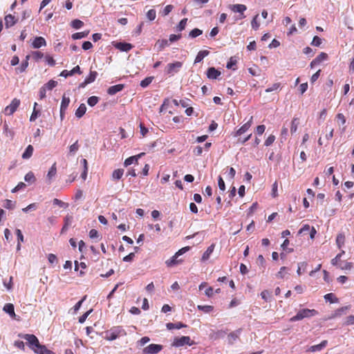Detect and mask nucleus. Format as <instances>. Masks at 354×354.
I'll list each match as a JSON object with an SVG mask.
<instances>
[{
    "mask_svg": "<svg viewBox=\"0 0 354 354\" xmlns=\"http://www.w3.org/2000/svg\"><path fill=\"white\" fill-rule=\"evenodd\" d=\"M24 338L28 342V346L37 354H54L46 346L40 344L37 337L32 334H26Z\"/></svg>",
    "mask_w": 354,
    "mask_h": 354,
    "instance_id": "f257e3e1",
    "label": "nucleus"
},
{
    "mask_svg": "<svg viewBox=\"0 0 354 354\" xmlns=\"http://www.w3.org/2000/svg\"><path fill=\"white\" fill-rule=\"evenodd\" d=\"M318 314V312L315 309L304 308L298 311V313L290 318L291 322H297L301 320L304 318L311 317Z\"/></svg>",
    "mask_w": 354,
    "mask_h": 354,
    "instance_id": "f03ea898",
    "label": "nucleus"
},
{
    "mask_svg": "<svg viewBox=\"0 0 354 354\" xmlns=\"http://www.w3.org/2000/svg\"><path fill=\"white\" fill-rule=\"evenodd\" d=\"M183 62L176 61L173 63H169L165 68V74L168 77H172L178 73L183 67Z\"/></svg>",
    "mask_w": 354,
    "mask_h": 354,
    "instance_id": "7ed1b4c3",
    "label": "nucleus"
},
{
    "mask_svg": "<svg viewBox=\"0 0 354 354\" xmlns=\"http://www.w3.org/2000/svg\"><path fill=\"white\" fill-rule=\"evenodd\" d=\"M126 334L125 330L121 326H117L106 332L105 339L109 341H113Z\"/></svg>",
    "mask_w": 354,
    "mask_h": 354,
    "instance_id": "20e7f679",
    "label": "nucleus"
},
{
    "mask_svg": "<svg viewBox=\"0 0 354 354\" xmlns=\"http://www.w3.org/2000/svg\"><path fill=\"white\" fill-rule=\"evenodd\" d=\"M192 346L194 344V341L192 340L189 336H182L180 337H175L171 344L172 346L180 347L184 345Z\"/></svg>",
    "mask_w": 354,
    "mask_h": 354,
    "instance_id": "39448f33",
    "label": "nucleus"
},
{
    "mask_svg": "<svg viewBox=\"0 0 354 354\" xmlns=\"http://www.w3.org/2000/svg\"><path fill=\"white\" fill-rule=\"evenodd\" d=\"M19 105H20V100L17 98H14L12 100L11 103L9 105H8L7 106H6V108L4 109V110H3L4 114L6 115H12L16 111V110L19 106Z\"/></svg>",
    "mask_w": 354,
    "mask_h": 354,
    "instance_id": "423d86ee",
    "label": "nucleus"
},
{
    "mask_svg": "<svg viewBox=\"0 0 354 354\" xmlns=\"http://www.w3.org/2000/svg\"><path fill=\"white\" fill-rule=\"evenodd\" d=\"M160 344H151L145 347L142 350L143 354H157L162 350Z\"/></svg>",
    "mask_w": 354,
    "mask_h": 354,
    "instance_id": "0eeeda50",
    "label": "nucleus"
},
{
    "mask_svg": "<svg viewBox=\"0 0 354 354\" xmlns=\"http://www.w3.org/2000/svg\"><path fill=\"white\" fill-rule=\"evenodd\" d=\"M253 123V116H251L249 120L243 124L234 133V136H240L245 132H246L252 126Z\"/></svg>",
    "mask_w": 354,
    "mask_h": 354,
    "instance_id": "6e6552de",
    "label": "nucleus"
},
{
    "mask_svg": "<svg viewBox=\"0 0 354 354\" xmlns=\"http://www.w3.org/2000/svg\"><path fill=\"white\" fill-rule=\"evenodd\" d=\"M230 9L234 12H239L241 14L240 19L245 17L244 12L247 10L246 6L243 4H234L231 6Z\"/></svg>",
    "mask_w": 354,
    "mask_h": 354,
    "instance_id": "1a4fd4ad",
    "label": "nucleus"
},
{
    "mask_svg": "<svg viewBox=\"0 0 354 354\" xmlns=\"http://www.w3.org/2000/svg\"><path fill=\"white\" fill-rule=\"evenodd\" d=\"M327 59L328 55L326 53L322 52L310 62V66L311 68H313L314 66L319 65L320 63L326 60Z\"/></svg>",
    "mask_w": 354,
    "mask_h": 354,
    "instance_id": "9d476101",
    "label": "nucleus"
},
{
    "mask_svg": "<svg viewBox=\"0 0 354 354\" xmlns=\"http://www.w3.org/2000/svg\"><path fill=\"white\" fill-rule=\"evenodd\" d=\"M144 154V153H141L137 156H131L128 158H127L124 162V166L128 167L131 165V164H138V159Z\"/></svg>",
    "mask_w": 354,
    "mask_h": 354,
    "instance_id": "9b49d317",
    "label": "nucleus"
},
{
    "mask_svg": "<svg viewBox=\"0 0 354 354\" xmlns=\"http://www.w3.org/2000/svg\"><path fill=\"white\" fill-rule=\"evenodd\" d=\"M221 75V72L214 67H209L207 71V77L211 80L217 79Z\"/></svg>",
    "mask_w": 354,
    "mask_h": 354,
    "instance_id": "f8f14e48",
    "label": "nucleus"
},
{
    "mask_svg": "<svg viewBox=\"0 0 354 354\" xmlns=\"http://www.w3.org/2000/svg\"><path fill=\"white\" fill-rule=\"evenodd\" d=\"M4 20L6 28L13 26L17 22V19L11 14L6 15Z\"/></svg>",
    "mask_w": 354,
    "mask_h": 354,
    "instance_id": "ddd939ff",
    "label": "nucleus"
},
{
    "mask_svg": "<svg viewBox=\"0 0 354 354\" xmlns=\"http://www.w3.org/2000/svg\"><path fill=\"white\" fill-rule=\"evenodd\" d=\"M124 88V85L122 84H116L114 86H111L107 89V93L109 95H115L117 93L122 91Z\"/></svg>",
    "mask_w": 354,
    "mask_h": 354,
    "instance_id": "4468645a",
    "label": "nucleus"
},
{
    "mask_svg": "<svg viewBox=\"0 0 354 354\" xmlns=\"http://www.w3.org/2000/svg\"><path fill=\"white\" fill-rule=\"evenodd\" d=\"M45 46H46V42L45 39L42 37H37L32 41V47L34 48H39Z\"/></svg>",
    "mask_w": 354,
    "mask_h": 354,
    "instance_id": "2eb2a0df",
    "label": "nucleus"
},
{
    "mask_svg": "<svg viewBox=\"0 0 354 354\" xmlns=\"http://www.w3.org/2000/svg\"><path fill=\"white\" fill-rule=\"evenodd\" d=\"M178 256L175 254L171 259L166 261L165 263L167 267H173L183 261L182 259H178Z\"/></svg>",
    "mask_w": 354,
    "mask_h": 354,
    "instance_id": "dca6fc26",
    "label": "nucleus"
},
{
    "mask_svg": "<svg viewBox=\"0 0 354 354\" xmlns=\"http://www.w3.org/2000/svg\"><path fill=\"white\" fill-rule=\"evenodd\" d=\"M328 344V342L326 340H323L320 344H317V345H313V346H311L308 350L307 351H310V352H315V351H321L322 349H323L324 347L326 346Z\"/></svg>",
    "mask_w": 354,
    "mask_h": 354,
    "instance_id": "f3484780",
    "label": "nucleus"
},
{
    "mask_svg": "<svg viewBox=\"0 0 354 354\" xmlns=\"http://www.w3.org/2000/svg\"><path fill=\"white\" fill-rule=\"evenodd\" d=\"M3 310L7 313L8 314L10 315V316L12 317V318H15V307H14V305L12 304H6L4 306H3Z\"/></svg>",
    "mask_w": 354,
    "mask_h": 354,
    "instance_id": "a211bd4d",
    "label": "nucleus"
},
{
    "mask_svg": "<svg viewBox=\"0 0 354 354\" xmlns=\"http://www.w3.org/2000/svg\"><path fill=\"white\" fill-rule=\"evenodd\" d=\"M166 327L167 329L169 330H172V329H180V328H185V327H187V325L181 323V322H178V323H171V322H169V323H167L166 324Z\"/></svg>",
    "mask_w": 354,
    "mask_h": 354,
    "instance_id": "6ab92c4d",
    "label": "nucleus"
},
{
    "mask_svg": "<svg viewBox=\"0 0 354 354\" xmlns=\"http://www.w3.org/2000/svg\"><path fill=\"white\" fill-rule=\"evenodd\" d=\"M86 111V106L84 104H81L77 109L75 111V116L77 118H81Z\"/></svg>",
    "mask_w": 354,
    "mask_h": 354,
    "instance_id": "aec40b11",
    "label": "nucleus"
},
{
    "mask_svg": "<svg viewBox=\"0 0 354 354\" xmlns=\"http://www.w3.org/2000/svg\"><path fill=\"white\" fill-rule=\"evenodd\" d=\"M29 58H30V55H27L26 57V59L22 62L20 67L16 68L17 73H23L26 70V68L28 66Z\"/></svg>",
    "mask_w": 354,
    "mask_h": 354,
    "instance_id": "412c9836",
    "label": "nucleus"
},
{
    "mask_svg": "<svg viewBox=\"0 0 354 354\" xmlns=\"http://www.w3.org/2000/svg\"><path fill=\"white\" fill-rule=\"evenodd\" d=\"M123 174H124L123 169H117L113 171L111 178L113 180H120L122 177Z\"/></svg>",
    "mask_w": 354,
    "mask_h": 354,
    "instance_id": "4be33fe9",
    "label": "nucleus"
},
{
    "mask_svg": "<svg viewBox=\"0 0 354 354\" xmlns=\"http://www.w3.org/2000/svg\"><path fill=\"white\" fill-rule=\"evenodd\" d=\"M97 76V71H90L89 75L85 78L84 84H90L93 82Z\"/></svg>",
    "mask_w": 354,
    "mask_h": 354,
    "instance_id": "5701e85b",
    "label": "nucleus"
},
{
    "mask_svg": "<svg viewBox=\"0 0 354 354\" xmlns=\"http://www.w3.org/2000/svg\"><path fill=\"white\" fill-rule=\"evenodd\" d=\"M209 52L207 50H200L196 58H195V60H194V63H198V62H201L205 57L209 55Z\"/></svg>",
    "mask_w": 354,
    "mask_h": 354,
    "instance_id": "b1692460",
    "label": "nucleus"
},
{
    "mask_svg": "<svg viewBox=\"0 0 354 354\" xmlns=\"http://www.w3.org/2000/svg\"><path fill=\"white\" fill-rule=\"evenodd\" d=\"M214 247H215V245L212 244L211 245H209L207 248V249L206 250V251L203 253V254L202 256L203 261H206L209 258L210 255L212 254V253L213 252V251L214 250Z\"/></svg>",
    "mask_w": 354,
    "mask_h": 354,
    "instance_id": "393cba45",
    "label": "nucleus"
},
{
    "mask_svg": "<svg viewBox=\"0 0 354 354\" xmlns=\"http://www.w3.org/2000/svg\"><path fill=\"white\" fill-rule=\"evenodd\" d=\"M33 151H34L33 147L31 145H29L26 147L25 151L23 153L22 158L23 159H28V158H30L32 156V155Z\"/></svg>",
    "mask_w": 354,
    "mask_h": 354,
    "instance_id": "a878e982",
    "label": "nucleus"
},
{
    "mask_svg": "<svg viewBox=\"0 0 354 354\" xmlns=\"http://www.w3.org/2000/svg\"><path fill=\"white\" fill-rule=\"evenodd\" d=\"M345 242V236L342 233H339L337 234L336 238V244L339 249H340L344 244Z\"/></svg>",
    "mask_w": 354,
    "mask_h": 354,
    "instance_id": "bb28decb",
    "label": "nucleus"
},
{
    "mask_svg": "<svg viewBox=\"0 0 354 354\" xmlns=\"http://www.w3.org/2000/svg\"><path fill=\"white\" fill-rule=\"evenodd\" d=\"M70 103V98L66 97L65 94L63 95L60 109L62 110H66Z\"/></svg>",
    "mask_w": 354,
    "mask_h": 354,
    "instance_id": "cd10ccee",
    "label": "nucleus"
},
{
    "mask_svg": "<svg viewBox=\"0 0 354 354\" xmlns=\"http://www.w3.org/2000/svg\"><path fill=\"white\" fill-rule=\"evenodd\" d=\"M89 34V30L83 31L80 32H76L72 35V38L73 39H80L82 38H84L88 36Z\"/></svg>",
    "mask_w": 354,
    "mask_h": 354,
    "instance_id": "c85d7f7f",
    "label": "nucleus"
},
{
    "mask_svg": "<svg viewBox=\"0 0 354 354\" xmlns=\"http://www.w3.org/2000/svg\"><path fill=\"white\" fill-rule=\"evenodd\" d=\"M324 299L326 301H329L330 303H337L338 299L335 297L333 293H328L324 295Z\"/></svg>",
    "mask_w": 354,
    "mask_h": 354,
    "instance_id": "c756f323",
    "label": "nucleus"
},
{
    "mask_svg": "<svg viewBox=\"0 0 354 354\" xmlns=\"http://www.w3.org/2000/svg\"><path fill=\"white\" fill-rule=\"evenodd\" d=\"M168 45V41L167 39H159L157 41L156 44V46L158 48V50L160 51L165 48Z\"/></svg>",
    "mask_w": 354,
    "mask_h": 354,
    "instance_id": "7c9ffc66",
    "label": "nucleus"
},
{
    "mask_svg": "<svg viewBox=\"0 0 354 354\" xmlns=\"http://www.w3.org/2000/svg\"><path fill=\"white\" fill-rule=\"evenodd\" d=\"M57 174V167H56V163L55 162L51 167L50 168L48 174L47 178L48 180H51L52 178H53Z\"/></svg>",
    "mask_w": 354,
    "mask_h": 354,
    "instance_id": "2f4dec72",
    "label": "nucleus"
},
{
    "mask_svg": "<svg viewBox=\"0 0 354 354\" xmlns=\"http://www.w3.org/2000/svg\"><path fill=\"white\" fill-rule=\"evenodd\" d=\"M24 179L27 183L30 184L35 183L36 180V178L32 171H29L28 173H27L25 176Z\"/></svg>",
    "mask_w": 354,
    "mask_h": 354,
    "instance_id": "473e14b6",
    "label": "nucleus"
},
{
    "mask_svg": "<svg viewBox=\"0 0 354 354\" xmlns=\"http://www.w3.org/2000/svg\"><path fill=\"white\" fill-rule=\"evenodd\" d=\"M299 119L298 118H293L291 122V127H290V132L291 133H294L297 131L298 126H299Z\"/></svg>",
    "mask_w": 354,
    "mask_h": 354,
    "instance_id": "72a5a7b5",
    "label": "nucleus"
},
{
    "mask_svg": "<svg viewBox=\"0 0 354 354\" xmlns=\"http://www.w3.org/2000/svg\"><path fill=\"white\" fill-rule=\"evenodd\" d=\"M153 80V76L147 77L140 82V85L142 88H146L152 82Z\"/></svg>",
    "mask_w": 354,
    "mask_h": 354,
    "instance_id": "f704fd0d",
    "label": "nucleus"
},
{
    "mask_svg": "<svg viewBox=\"0 0 354 354\" xmlns=\"http://www.w3.org/2000/svg\"><path fill=\"white\" fill-rule=\"evenodd\" d=\"M15 232L18 239L17 250H20V243L24 242V235L19 229H17Z\"/></svg>",
    "mask_w": 354,
    "mask_h": 354,
    "instance_id": "c9c22d12",
    "label": "nucleus"
},
{
    "mask_svg": "<svg viewBox=\"0 0 354 354\" xmlns=\"http://www.w3.org/2000/svg\"><path fill=\"white\" fill-rule=\"evenodd\" d=\"M197 308L200 310L203 311L205 313H209L213 310L214 307L212 306H209V305H205V306L198 305L197 306Z\"/></svg>",
    "mask_w": 354,
    "mask_h": 354,
    "instance_id": "e433bc0d",
    "label": "nucleus"
},
{
    "mask_svg": "<svg viewBox=\"0 0 354 354\" xmlns=\"http://www.w3.org/2000/svg\"><path fill=\"white\" fill-rule=\"evenodd\" d=\"M118 48L123 51H129L131 49L132 45L131 44L127 43H119L118 45Z\"/></svg>",
    "mask_w": 354,
    "mask_h": 354,
    "instance_id": "4c0bfd02",
    "label": "nucleus"
},
{
    "mask_svg": "<svg viewBox=\"0 0 354 354\" xmlns=\"http://www.w3.org/2000/svg\"><path fill=\"white\" fill-rule=\"evenodd\" d=\"M288 271V268L287 267L283 266L280 268V270L277 272L276 277L279 279H283Z\"/></svg>",
    "mask_w": 354,
    "mask_h": 354,
    "instance_id": "58836bf2",
    "label": "nucleus"
},
{
    "mask_svg": "<svg viewBox=\"0 0 354 354\" xmlns=\"http://www.w3.org/2000/svg\"><path fill=\"white\" fill-rule=\"evenodd\" d=\"M84 26V22L80 19H74L71 21V26L75 29H80Z\"/></svg>",
    "mask_w": 354,
    "mask_h": 354,
    "instance_id": "ea45409f",
    "label": "nucleus"
},
{
    "mask_svg": "<svg viewBox=\"0 0 354 354\" xmlns=\"http://www.w3.org/2000/svg\"><path fill=\"white\" fill-rule=\"evenodd\" d=\"M99 102V97L97 96H91L88 97L87 100V103L91 106H94L96 105Z\"/></svg>",
    "mask_w": 354,
    "mask_h": 354,
    "instance_id": "a19ab883",
    "label": "nucleus"
},
{
    "mask_svg": "<svg viewBox=\"0 0 354 354\" xmlns=\"http://www.w3.org/2000/svg\"><path fill=\"white\" fill-rule=\"evenodd\" d=\"M57 85V82L56 81L50 80L46 84H45L44 86L46 87L47 90L50 91L53 88H54Z\"/></svg>",
    "mask_w": 354,
    "mask_h": 354,
    "instance_id": "79ce46f5",
    "label": "nucleus"
},
{
    "mask_svg": "<svg viewBox=\"0 0 354 354\" xmlns=\"http://www.w3.org/2000/svg\"><path fill=\"white\" fill-rule=\"evenodd\" d=\"M37 105V102H35V103L34 104V109H33V111H32V114H31V115H30V120L31 122L35 121V120L37 118V117L39 116V111H37V110H36V109H35Z\"/></svg>",
    "mask_w": 354,
    "mask_h": 354,
    "instance_id": "37998d69",
    "label": "nucleus"
},
{
    "mask_svg": "<svg viewBox=\"0 0 354 354\" xmlns=\"http://www.w3.org/2000/svg\"><path fill=\"white\" fill-rule=\"evenodd\" d=\"M156 17V12L154 9H151L147 12V18L149 21H153Z\"/></svg>",
    "mask_w": 354,
    "mask_h": 354,
    "instance_id": "c03bdc74",
    "label": "nucleus"
},
{
    "mask_svg": "<svg viewBox=\"0 0 354 354\" xmlns=\"http://www.w3.org/2000/svg\"><path fill=\"white\" fill-rule=\"evenodd\" d=\"M15 206V202L12 201L11 200L6 199L4 201L3 207L6 209H13Z\"/></svg>",
    "mask_w": 354,
    "mask_h": 354,
    "instance_id": "a18cd8bd",
    "label": "nucleus"
},
{
    "mask_svg": "<svg viewBox=\"0 0 354 354\" xmlns=\"http://www.w3.org/2000/svg\"><path fill=\"white\" fill-rule=\"evenodd\" d=\"M203 31L198 28H194L189 32V37L192 38H195L201 35H202Z\"/></svg>",
    "mask_w": 354,
    "mask_h": 354,
    "instance_id": "49530a36",
    "label": "nucleus"
},
{
    "mask_svg": "<svg viewBox=\"0 0 354 354\" xmlns=\"http://www.w3.org/2000/svg\"><path fill=\"white\" fill-rule=\"evenodd\" d=\"M53 202L54 205H58L60 207L66 208L68 207V203H65L64 202L59 200L58 198H54Z\"/></svg>",
    "mask_w": 354,
    "mask_h": 354,
    "instance_id": "de8ad7c7",
    "label": "nucleus"
},
{
    "mask_svg": "<svg viewBox=\"0 0 354 354\" xmlns=\"http://www.w3.org/2000/svg\"><path fill=\"white\" fill-rule=\"evenodd\" d=\"M339 268L341 270H351L353 268V263L352 262H345L342 263L341 265H339Z\"/></svg>",
    "mask_w": 354,
    "mask_h": 354,
    "instance_id": "09e8293b",
    "label": "nucleus"
},
{
    "mask_svg": "<svg viewBox=\"0 0 354 354\" xmlns=\"http://www.w3.org/2000/svg\"><path fill=\"white\" fill-rule=\"evenodd\" d=\"M341 254H337L336 257L331 260V263L335 266H339L342 262H340Z\"/></svg>",
    "mask_w": 354,
    "mask_h": 354,
    "instance_id": "8fccbe9b",
    "label": "nucleus"
},
{
    "mask_svg": "<svg viewBox=\"0 0 354 354\" xmlns=\"http://www.w3.org/2000/svg\"><path fill=\"white\" fill-rule=\"evenodd\" d=\"M187 18H184L178 24V30L179 31H182L185 28V26L187 25Z\"/></svg>",
    "mask_w": 354,
    "mask_h": 354,
    "instance_id": "3c124183",
    "label": "nucleus"
},
{
    "mask_svg": "<svg viewBox=\"0 0 354 354\" xmlns=\"http://www.w3.org/2000/svg\"><path fill=\"white\" fill-rule=\"evenodd\" d=\"M259 15H256L252 20L251 25L253 29L257 30L259 27V23L257 21Z\"/></svg>",
    "mask_w": 354,
    "mask_h": 354,
    "instance_id": "603ef678",
    "label": "nucleus"
},
{
    "mask_svg": "<svg viewBox=\"0 0 354 354\" xmlns=\"http://www.w3.org/2000/svg\"><path fill=\"white\" fill-rule=\"evenodd\" d=\"M275 140V136L273 135H270L267 139L265 140L264 145L266 147L270 146Z\"/></svg>",
    "mask_w": 354,
    "mask_h": 354,
    "instance_id": "864d4df0",
    "label": "nucleus"
},
{
    "mask_svg": "<svg viewBox=\"0 0 354 354\" xmlns=\"http://www.w3.org/2000/svg\"><path fill=\"white\" fill-rule=\"evenodd\" d=\"M322 39L318 36H315L311 42V45L315 46H319L322 44Z\"/></svg>",
    "mask_w": 354,
    "mask_h": 354,
    "instance_id": "5fc2aeb1",
    "label": "nucleus"
},
{
    "mask_svg": "<svg viewBox=\"0 0 354 354\" xmlns=\"http://www.w3.org/2000/svg\"><path fill=\"white\" fill-rule=\"evenodd\" d=\"M32 56L35 61H39L44 57V54L40 51H35L32 53Z\"/></svg>",
    "mask_w": 354,
    "mask_h": 354,
    "instance_id": "6e6d98bb",
    "label": "nucleus"
},
{
    "mask_svg": "<svg viewBox=\"0 0 354 354\" xmlns=\"http://www.w3.org/2000/svg\"><path fill=\"white\" fill-rule=\"evenodd\" d=\"M218 185L219 189L221 191L224 192L225 189V182H224L223 178L221 176H219L218 178Z\"/></svg>",
    "mask_w": 354,
    "mask_h": 354,
    "instance_id": "4d7b16f0",
    "label": "nucleus"
},
{
    "mask_svg": "<svg viewBox=\"0 0 354 354\" xmlns=\"http://www.w3.org/2000/svg\"><path fill=\"white\" fill-rule=\"evenodd\" d=\"M281 86V84L279 82L274 83L272 86L266 89V93H270L274 91L277 90Z\"/></svg>",
    "mask_w": 354,
    "mask_h": 354,
    "instance_id": "13d9d810",
    "label": "nucleus"
},
{
    "mask_svg": "<svg viewBox=\"0 0 354 354\" xmlns=\"http://www.w3.org/2000/svg\"><path fill=\"white\" fill-rule=\"evenodd\" d=\"M78 149H79L78 141H76L75 143H73V145H71L69 147L70 153H75L76 151H78Z\"/></svg>",
    "mask_w": 354,
    "mask_h": 354,
    "instance_id": "bf43d9fd",
    "label": "nucleus"
},
{
    "mask_svg": "<svg viewBox=\"0 0 354 354\" xmlns=\"http://www.w3.org/2000/svg\"><path fill=\"white\" fill-rule=\"evenodd\" d=\"M173 6L172 5H167L165 7L164 10H162V15L163 16H167V15H169V13L170 12H171L172 9H173Z\"/></svg>",
    "mask_w": 354,
    "mask_h": 354,
    "instance_id": "052dcab7",
    "label": "nucleus"
},
{
    "mask_svg": "<svg viewBox=\"0 0 354 354\" xmlns=\"http://www.w3.org/2000/svg\"><path fill=\"white\" fill-rule=\"evenodd\" d=\"M91 311H92V310H90L86 312L85 313H84L82 316H80L79 317V322L81 323V324L84 323L86 321V319L88 317V316L91 313Z\"/></svg>",
    "mask_w": 354,
    "mask_h": 354,
    "instance_id": "680f3d73",
    "label": "nucleus"
},
{
    "mask_svg": "<svg viewBox=\"0 0 354 354\" xmlns=\"http://www.w3.org/2000/svg\"><path fill=\"white\" fill-rule=\"evenodd\" d=\"M99 236H100V234H99L98 232L96 230L92 229V230H90V232H89V237L91 239H97V238H99Z\"/></svg>",
    "mask_w": 354,
    "mask_h": 354,
    "instance_id": "e2e57ef3",
    "label": "nucleus"
},
{
    "mask_svg": "<svg viewBox=\"0 0 354 354\" xmlns=\"http://www.w3.org/2000/svg\"><path fill=\"white\" fill-rule=\"evenodd\" d=\"M266 130V126L263 124L259 125L257 127L256 132L259 136H261Z\"/></svg>",
    "mask_w": 354,
    "mask_h": 354,
    "instance_id": "0e129e2a",
    "label": "nucleus"
},
{
    "mask_svg": "<svg viewBox=\"0 0 354 354\" xmlns=\"http://www.w3.org/2000/svg\"><path fill=\"white\" fill-rule=\"evenodd\" d=\"M203 148L201 146L196 147L193 150L194 155L198 156H201L203 153Z\"/></svg>",
    "mask_w": 354,
    "mask_h": 354,
    "instance_id": "69168bd1",
    "label": "nucleus"
},
{
    "mask_svg": "<svg viewBox=\"0 0 354 354\" xmlns=\"http://www.w3.org/2000/svg\"><path fill=\"white\" fill-rule=\"evenodd\" d=\"M261 296L263 299L267 301L270 296V293L268 290H265L261 292Z\"/></svg>",
    "mask_w": 354,
    "mask_h": 354,
    "instance_id": "338daca9",
    "label": "nucleus"
},
{
    "mask_svg": "<svg viewBox=\"0 0 354 354\" xmlns=\"http://www.w3.org/2000/svg\"><path fill=\"white\" fill-rule=\"evenodd\" d=\"M93 47V44L91 41H86L82 44V48L84 50L91 49Z\"/></svg>",
    "mask_w": 354,
    "mask_h": 354,
    "instance_id": "774afa93",
    "label": "nucleus"
}]
</instances>
